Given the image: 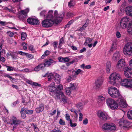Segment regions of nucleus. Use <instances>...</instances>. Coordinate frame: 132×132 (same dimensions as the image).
I'll list each match as a JSON object with an SVG mask.
<instances>
[{"label":"nucleus","mask_w":132,"mask_h":132,"mask_svg":"<svg viewBox=\"0 0 132 132\" xmlns=\"http://www.w3.org/2000/svg\"><path fill=\"white\" fill-rule=\"evenodd\" d=\"M53 11L52 10H50L48 12L47 14L46 18H47L51 19L54 20V23L56 24L60 22L62 20L64 17L65 14L63 13L62 14H58V11L57 10H55L54 13V16L52 15Z\"/></svg>","instance_id":"obj_1"},{"label":"nucleus","mask_w":132,"mask_h":132,"mask_svg":"<svg viewBox=\"0 0 132 132\" xmlns=\"http://www.w3.org/2000/svg\"><path fill=\"white\" fill-rule=\"evenodd\" d=\"M121 79V78L119 74L115 72L112 74L110 76L108 81L112 85H114L117 82Z\"/></svg>","instance_id":"obj_2"},{"label":"nucleus","mask_w":132,"mask_h":132,"mask_svg":"<svg viewBox=\"0 0 132 132\" xmlns=\"http://www.w3.org/2000/svg\"><path fill=\"white\" fill-rule=\"evenodd\" d=\"M109 94L113 98H120L121 95L119 90L115 87H111L108 89Z\"/></svg>","instance_id":"obj_3"},{"label":"nucleus","mask_w":132,"mask_h":132,"mask_svg":"<svg viewBox=\"0 0 132 132\" xmlns=\"http://www.w3.org/2000/svg\"><path fill=\"white\" fill-rule=\"evenodd\" d=\"M124 54L127 56L132 55V43H128L126 44L123 48Z\"/></svg>","instance_id":"obj_4"},{"label":"nucleus","mask_w":132,"mask_h":132,"mask_svg":"<svg viewBox=\"0 0 132 132\" xmlns=\"http://www.w3.org/2000/svg\"><path fill=\"white\" fill-rule=\"evenodd\" d=\"M106 103L108 106L112 110L117 109L118 105L116 102L114 100L111 98H108L106 101Z\"/></svg>","instance_id":"obj_5"},{"label":"nucleus","mask_w":132,"mask_h":132,"mask_svg":"<svg viewBox=\"0 0 132 132\" xmlns=\"http://www.w3.org/2000/svg\"><path fill=\"white\" fill-rule=\"evenodd\" d=\"M104 81V79L102 76L98 77L95 82V89L96 90H99Z\"/></svg>","instance_id":"obj_6"},{"label":"nucleus","mask_w":132,"mask_h":132,"mask_svg":"<svg viewBox=\"0 0 132 132\" xmlns=\"http://www.w3.org/2000/svg\"><path fill=\"white\" fill-rule=\"evenodd\" d=\"M130 19L127 16H125L122 18L120 20V28L122 29L126 28L128 23Z\"/></svg>","instance_id":"obj_7"},{"label":"nucleus","mask_w":132,"mask_h":132,"mask_svg":"<svg viewBox=\"0 0 132 132\" xmlns=\"http://www.w3.org/2000/svg\"><path fill=\"white\" fill-rule=\"evenodd\" d=\"M54 23V20L51 19L47 18L42 22V26L45 27H48L52 26Z\"/></svg>","instance_id":"obj_8"},{"label":"nucleus","mask_w":132,"mask_h":132,"mask_svg":"<svg viewBox=\"0 0 132 132\" xmlns=\"http://www.w3.org/2000/svg\"><path fill=\"white\" fill-rule=\"evenodd\" d=\"M29 10L27 9L24 10H21L18 12V17L19 19L23 21H25V18L27 15V13L29 12Z\"/></svg>","instance_id":"obj_9"},{"label":"nucleus","mask_w":132,"mask_h":132,"mask_svg":"<svg viewBox=\"0 0 132 132\" xmlns=\"http://www.w3.org/2000/svg\"><path fill=\"white\" fill-rule=\"evenodd\" d=\"M125 63L124 60L122 59H120L118 61L116 66V68L118 70L122 71L124 68Z\"/></svg>","instance_id":"obj_10"},{"label":"nucleus","mask_w":132,"mask_h":132,"mask_svg":"<svg viewBox=\"0 0 132 132\" xmlns=\"http://www.w3.org/2000/svg\"><path fill=\"white\" fill-rule=\"evenodd\" d=\"M71 76L75 80L76 79L78 75L80 74H83L84 71L80 69H78L76 71L72 70L71 71Z\"/></svg>","instance_id":"obj_11"},{"label":"nucleus","mask_w":132,"mask_h":132,"mask_svg":"<svg viewBox=\"0 0 132 132\" xmlns=\"http://www.w3.org/2000/svg\"><path fill=\"white\" fill-rule=\"evenodd\" d=\"M47 88L49 89V93L50 95H52L54 93H56V88L55 87L54 83L52 82L48 87Z\"/></svg>","instance_id":"obj_12"},{"label":"nucleus","mask_w":132,"mask_h":132,"mask_svg":"<svg viewBox=\"0 0 132 132\" xmlns=\"http://www.w3.org/2000/svg\"><path fill=\"white\" fill-rule=\"evenodd\" d=\"M119 124L120 126L127 127L130 124V122L123 117L119 121Z\"/></svg>","instance_id":"obj_13"},{"label":"nucleus","mask_w":132,"mask_h":132,"mask_svg":"<svg viewBox=\"0 0 132 132\" xmlns=\"http://www.w3.org/2000/svg\"><path fill=\"white\" fill-rule=\"evenodd\" d=\"M124 72L126 77L128 78H132V69L129 67L126 68Z\"/></svg>","instance_id":"obj_14"},{"label":"nucleus","mask_w":132,"mask_h":132,"mask_svg":"<svg viewBox=\"0 0 132 132\" xmlns=\"http://www.w3.org/2000/svg\"><path fill=\"white\" fill-rule=\"evenodd\" d=\"M119 99L117 101V103L121 107L125 108L127 106V104L125 101L121 96V97L118 98Z\"/></svg>","instance_id":"obj_15"},{"label":"nucleus","mask_w":132,"mask_h":132,"mask_svg":"<svg viewBox=\"0 0 132 132\" xmlns=\"http://www.w3.org/2000/svg\"><path fill=\"white\" fill-rule=\"evenodd\" d=\"M27 21L29 23L33 25H38L39 23V20L37 19L34 18L28 19Z\"/></svg>","instance_id":"obj_16"},{"label":"nucleus","mask_w":132,"mask_h":132,"mask_svg":"<svg viewBox=\"0 0 132 132\" xmlns=\"http://www.w3.org/2000/svg\"><path fill=\"white\" fill-rule=\"evenodd\" d=\"M125 11L126 14L132 17V6L129 5L125 9Z\"/></svg>","instance_id":"obj_17"},{"label":"nucleus","mask_w":132,"mask_h":132,"mask_svg":"<svg viewBox=\"0 0 132 132\" xmlns=\"http://www.w3.org/2000/svg\"><path fill=\"white\" fill-rule=\"evenodd\" d=\"M26 113L28 115H31L33 113V111L32 110H29L24 108H21L20 110V113L21 115L24 114V113Z\"/></svg>","instance_id":"obj_18"},{"label":"nucleus","mask_w":132,"mask_h":132,"mask_svg":"<svg viewBox=\"0 0 132 132\" xmlns=\"http://www.w3.org/2000/svg\"><path fill=\"white\" fill-rule=\"evenodd\" d=\"M120 54L118 51H116L113 54L112 57V59L113 61H117L118 60L120 57Z\"/></svg>","instance_id":"obj_19"},{"label":"nucleus","mask_w":132,"mask_h":132,"mask_svg":"<svg viewBox=\"0 0 132 132\" xmlns=\"http://www.w3.org/2000/svg\"><path fill=\"white\" fill-rule=\"evenodd\" d=\"M54 80L57 84H59L60 81V77L56 73H54Z\"/></svg>","instance_id":"obj_20"},{"label":"nucleus","mask_w":132,"mask_h":132,"mask_svg":"<svg viewBox=\"0 0 132 132\" xmlns=\"http://www.w3.org/2000/svg\"><path fill=\"white\" fill-rule=\"evenodd\" d=\"M111 67V63L110 62H107L106 64V72L108 73L110 72Z\"/></svg>","instance_id":"obj_21"},{"label":"nucleus","mask_w":132,"mask_h":132,"mask_svg":"<svg viewBox=\"0 0 132 132\" xmlns=\"http://www.w3.org/2000/svg\"><path fill=\"white\" fill-rule=\"evenodd\" d=\"M47 76L48 81H50L54 77V73L53 74L52 73H47L44 76V77H45Z\"/></svg>","instance_id":"obj_22"},{"label":"nucleus","mask_w":132,"mask_h":132,"mask_svg":"<svg viewBox=\"0 0 132 132\" xmlns=\"http://www.w3.org/2000/svg\"><path fill=\"white\" fill-rule=\"evenodd\" d=\"M56 92H57V93H54L55 95V96L54 97L56 100L60 101L61 100V96L60 93H62V92L60 91Z\"/></svg>","instance_id":"obj_23"},{"label":"nucleus","mask_w":132,"mask_h":132,"mask_svg":"<svg viewBox=\"0 0 132 132\" xmlns=\"http://www.w3.org/2000/svg\"><path fill=\"white\" fill-rule=\"evenodd\" d=\"M109 130L113 131H115L116 129V126L115 125L112 123H109Z\"/></svg>","instance_id":"obj_24"},{"label":"nucleus","mask_w":132,"mask_h":132,"mask_svg":"<svg viewBox=\"0 0 132 132\" xmlns=\"http://www.w3.org/2000/svg\"><path fill=\"white\" fill-rule=\"evenodd\" d=\"M127 31L129 34H132V20L129 23Z\"/></svg>","instance_id":"obj_25"},{"label":"nucleus","mask_w":132,"mask_h":132,"mask_svg":"<svg viewBox=\"0 0 132 132\" xmlns=\"http://www.w3.org/2000/svg\"><path fill=\"white\" fill-rule=\"evenodd\" d=\"M11 122H12L13 124L15 125L19 123L20 122V121L17 120L15 117L13 116V117L11 120Z\"/></svg>","instance_id":"obj_26"},{"label":"nucleus","mask_w":132,"mask_h":132,"mask_svg":"<svg viewBox=\"0 0 132 132\" xmlns=\"http://www.w3.org/2000/svg\"><path fill=\"white\" fill-rule=\"evenodd\" d=\"M128 82V79H123L121 80L120 82L121 85L123 86L126 87L127 85V82Z\"/></svg>","instance_id":"obj_27"},{"label":"nucleus","mask_w":132,"mask_h":132,"mask_svg":"<svg viewBox=\"0 0 132 132\" xmlns=\"http://www.w3.org/2000/svg\"><path fill=\"white\" fill-rule=\"evenodd\" d=\"M54 62L53 60L50 59L46 61L44 63L46 66L48 67L51 65Z\"/></svg>","instance_id":"obj_28"},{"label":"nucleus","mask_w":132,"mask_h":132,"mask_svg":"<svg viewBox=\"0 0 132 132\" xmlns=\"http://www.w3.org/2000/svg\"><path fill=\"white\" fill-rule=\"evenodd\" d=\"M109 123H106L104 124L102 126V128L103 129L109 130Z\"/></svg>","instance_id":"obj_29"},{"label":"nucleus","mask_w":132,"mask_h":132,"mask_svg":"<svg viewBox=\"0 0 132 132\" xmlns=\"http://www.w3.org/2000/svg\"><path fill=\"white\" fill-rule=\"evenodd\" d=\"M11 8L10 9L8 8L7 7H6L4 8V9L5 10H7L8 11H9L10 12L13 13H15V10L14 7L11 6Z\"/></svg>","instance_id":"obj_30"},{"label":"nucleus","mask_w":132,"mask_h":132,"mask_svg":"<svg viewBox=\"0 0 132 132\" xmlns=\"http://www.w3.org/2000/svg\"><path fill=\"white\" fill-rule=\"evenodd\" d=\"M44 109V107L42 106H39L38 108H37L35 110V111L36 112L39 113L42 111Z\"/></svg>","instance_id":"obj_31"},{"label":"nucleus","mask_w":132,"mask_h":132,"mask_svg":"<svg viewBox=\"0 0 132 132\" xmlns=\"http://www.w3.org/2000/svg\"><path fill=\"white\" fill-rule=\"evenodd\" d=\"M97 116H106L107 114L104 111L98 110L97 112Z\"/></svg>","instance_id":"obj_32"},{"label":"nucleus","mask_w":132,"mask_h":132,"mask_svg":"<svg viewBox=\"0 0 132 132\" xmlns=\"http://www.w3.org/2000/svg\"><path fill=\"white\" fill-rule=\"evenodd\" d=\"M71 111L73 112H74L75 113V114L77 116L79 114V116H82L83 114L82 113L80 112V111L79 110L78 111H76V110L73 109H71Z\"/></svg>","instance_id":"obj_33"},{"label":"nucleus","mask_w":132,"mask_h":132,"mask_svg":"<svg viewBox=\"0 0 132 132\" xmlns=\"http://www.w3.org/2000/svg\"><path fill=\"white\" fill-rule=\"evenodd\" d=\"M11 56L13 60H16L17 59V54L15 52H11Z\"/></svg>","instance_id":"obj_34"},{"label":"nucleus","mask_w":132,"mask_h":132,"mask_svg":"<svg viewBox=\"0 0 132 132\" xmlns=\"http://www.w3.org/2000/svg\"><path fill=\"white\" fill-rule=\"evenodd\" d=\"M104 97L103 96L101 95L99 96L98 98V102L99 103H101L104 101Z\"/></svg>","instance_id":"obj_35"},{"label":"nucleus","mask_w":132,"mask_h":132,"mask_svg":"<svg viewBox=\"0 0 132 132\" xmlns=\"http://www.w3.org/2000/svg\"><path fill=\"white\" fill-rule=\"evenodd\" d=\"M50 53V52L48 50L45 51L44 53L42 56V58L43 59H44L46 56L49 55Z\"/></svg>","instance_id":"obj_36"},{"label":"nucleus","mask_w":132,"mask_h":132,"mask_svg":"<svg viewBox=\"0 0 132 132\" xmlns=\"http://www.w3.org/2000/svg\"><path fill=\"white\" fill-rule=\"evenodd\" d=\"M60 93L61 96V99L62 101L64 102H67L66 97L64 95L63 93Z\"/></svg>","instance_id":"obj_37"},{"label":"nucleus","mask_w":132,"mask_h":132,"mask_svg":"<svg viewBox=\"0 0 132 132\" xmlns=\"http://www.w3.org/2000/svg\"><path fill=\"white\" fill-rule=\"evenodd\" d=\"M127 83V88L132 87V80L128 79V82Z\"/></svg>","instance_id":"obj_38"},{"label":"nucleus","mask_w":132,"mask_h":132,"mask_svg":"<svg viewBox=\"0 0 132 132\" xmlns=\"http://www.w3.org/2000/svg\"><path fill=\"white\" fill-rule=\"evenodd\" d=\"M76 106L79 109L82 110L83 108V105L81 103H79L76 105Z\"/></svg>","instance_id":"obj_39"},{"label":"nucleus","mask_w":132,"mask_h":132,"mask_svg":"<svg viewBox=\"0 0 132 132\" xmlns=\"http://www.w3.org/2000/svg\"><path fill=\"white\" fill-rule=\"evenodd\" d=\"M75 3L73 0H71L68 3V6L69 8L73 7L75 5Z\"/></svg>","instance_id":"obj_40"},{"label":"nucleus","mask_w":132,"mask_h":132,"mask_svg":"<svg viewBox=\"0 0 132 132\" xmlns=\"http://www.w3.org/2000/svg\"><path fill=\"white\" fill-rule=\"evenodd\" d=\"M99 118L103 120H110V118L109 116H99Z\"/></svg>","instance_id":"obj_41"},{"label":"nucleus","mask_w":132,"mask_h":132,"mask_svg":"<svg viewBox=\"0 0 132 132\" xmlns=\"http://www.w3.org/2000/svg\"><path fill=\"white\" fill-rule=\"evenodd\" d=\"M92 39L89 38H87L84 44V45H86L88 44L89 43L91 42Z\"/></svg>","instance_id":"obj_42"},{"label":"nucleus","mask_w":132,"mask_h":132,"mask_svg":"<svg viewBox=\"0 0 132 132\" xmlns=\"http://www.w3.org/2000/svg\"><path fill=\"white\" fill-rule=\"evenodd\" d=\"M63 88V86L61 85H58L56 88V89L57 92H59L62 90Z\"/></svg>","instance_id":"obj_43"},{"label":"nucleus","mask_w":132,"mask_h":132,"mask_svg":"<svg viewBox=\"0 0 132 132\" xmlns=\"http://www.w3.org/2000/svg\"><path fill=\"white\" fill-rule=\"evenodd\" d=\"M70 87L71 88H73L74 89H75V88L77 86L78 84L76 83H71L70 84Z\"/></svg>","instance_id":"obj_44"},{"label":"nucleus","mask_w":132,"mask_h":132,"mask_svg":"<svg viewBox=\"0 0 132 132\" xmlns=\"http://www.w3.org/2000/svg\"><path fill=\"white\" fill-rule=\"evenodd\" d=\"M27 35L25 33L22 32L21 34V38L23 40H24L27 37Z\"/></svg>","instance_id":"obj_45"},{"label":"nucleus","mask_w":132,"mask_h":132,"mask_svg":"<svg viewBox=\"0 0 132 132\" xmlns=\"http://www.w3.org/2000/svg\"><path fill=\"white\" fill-rule=\"evenodd\" d=\"M71 89V87H68L66 88L65 91L67 95H69L70 94Z\"/></svg>","instance_id":"obj_46"},{"label":"nucleus","mask_w":132,"mask_h":132,"mask_svg":"<svg viewBox=\"0 0 132 132\" xmlns=\"http://www.w3.org/2000/svg\"><path fill=\"white\" fill-rule=\"evenodd\" d=\"M74 80V79L71 76H70L67 78L66 82H69L71 80Z\"/></svg>","instance_id":"obj_47"},{"label":"nucleus","mask_w":132,"mask_h":132,"mask_svg":"<svg viewBox=\"0 0 132 132\" xmlns=\"http://www.w3.org/2000/svg\"><path fill=\"white\" fill-rule=\"evenodd\" d=\"M6 67L7 68V70L9 71H13L14 69V68L12 67L7 66Z\"/></svg>","instance_id":"obj_48"},{"label":"nucleus","mask_w":132,"mask_h":132,"mask_svg":"<svg viewBox=\"0 0 132 132\" xmlns=\"http://www.w3.org/2000/svg\"><path fill=\"white\" fill-rule=\"evenodd\" d=\"M7 33V34L10 37H12L14 35V33L11 31H8Z\"/></svg>","instance_id":"obj_49"},{"label":"nucleus","mask_w":132,"mask_h":132,"mask_svg":"<svg viewBox=\"0 0 132 132\" xmlns=\"http://www.w3.org/2000/svg\"><path fill=\"white\" fill-rule=\"evenodd\" d=\"M26 56L30 59H32L34 58V56L31 54H29L27 53V54H26Z\"/></svg>","instance_id":"obj_50"},{"label":"nucleus","mask_w":132,"mask_h":132,"mask_svg":"<svg viewBox=\"0 0 132 132\" xmlns=\"http://www.w3.org/2000/svg\"><path fill=\"white\" fill-rule=\"evenodd\" d=\"M22 45L23 47V49L25 50H27V45L24 42H23L22 44Z\"/></svg>","instance_id":"obj_51"},{"label":"nucleus","mask_w":132,"mask_h":132,"mask_svg":"<svg viewBox=\"0 0 132 132\" xmlns=\"http://www.w3.org/2000/svg\"><path fill=\"white\" fill-rule=\"evenodd\" d=\"M64 43V41L63 37L61 38L60 40L59 45L61 46V45Z\"/></svg>","instance_id":"obj_52"},{"label":"nucleus","mask_w":132,"mask_h":132,"mask_svg":"<svg viewBox=\"0 0 132 132\" xmlns=\"http://www.w3.org/2000/svg\"><path fill=\"white\" fill-rule=\"evenodd\" d=\"M32 86H38L40 87L41 86V85L40 84H38V83L35 82H33L32 85Z\"/></svg>","instance_id":"obj_53"},{"label":"nucleus","mask_w":132,"mask_h":132,"mask_svg":"<svg viewBox=\"0 0 132 132\" xmlns=\"http://www.w3.org/2000/svg\"><path fill=\"white\" fill-rule=\"evenodd\" d=\"M4 76L5 77H7L12 80H14L15 79L14 78H13L12 77L10 76L9 74L4 75Z\"/></svg>","instance_id":"obj_54"},{"label":"nucleus","mask_w":132,"mask_h":132,"mask_svg":"<svg viewBox=\"0 0 132 132\" xmlns=\"http://www.w3.org/2000/svg\"><path fill=\"white\" fill-rule=\"evenodd\" d=\"M38 65L39 67V68H40V69L46 66L45 63H41L39 65Z\"/></svg>","instance_id":"obj_55"},{"label":"nucleus","mask_w":132,"mask_h":132,"mask_svg":"<svg viewBox=\"0 0 132 132\" xmlns=\"http://www.w3.org/2000/svg\"><path fill=\"white\" fill-rule=\"evenodd\" d=\"M70 126L71 127H75L76 126L77 124L76 123H72L71 120H70Z\"/></svg>","instance_id":"obj_56"},{"label":"nucleus","mask_w":132,"mask_h":132,"mask_svg":"<svg viewBox=\"0 0 132 132\" xmlns=\"http://www.w3.org/2000/svg\"><path fill=\"white\" fill-rule=\"evenodd\" d=\"M74 22V21L73 20H71L69 22L67 23V24L65 26V27L66 28L67 27V26L68 25H70L72 24L73 22Z\"/></svg>","instance_id":"obj_57"},{"label":"nucleus","mask_w":132,"mask_h":132,"mask_svg":"<svg viewBox=\"0 0 132 132\" xmlns=\"http://www.w3.org/2000/svg\"><path fill=\"white\" fill-rule=\"evenodd\" d=\"M117 45L116 43H113L112 45V48L114 50H116L117 49Z\"/></svg>","instance_id":"obj_58"},{"label":"nucleus","mask_w":132,"mask_h":132,"mask_svg":"<svg viewBox=\"0 0 132 132\" xmlns=\"http://www.w3.org/2000/svg\"><path fill=\"white\" fill-rule=\"evenodd\" d=\"M18 53L20 55H26V54H27V53H24L21 51H18Z\"/></svg>","instance_id":"obj_59"},{"label":"nucleus","mask_w":132,"mask_h":132,"mask_svg":"<svg viewBox=\"0 0 132 132\" xmlns=\"http://www.w3.org/2000/svg\"><path fill=\"white\" fill-rule=\"evenodd\" d=\"M59 123L61 125H64L65 124V123L64 120L61 119L59 121Z\"/></svg>","instance_id":"obj_60"},{"label":"nucleus","mask_w":132,"mask_h":132,"mask_svg":"<svg viewBox=\"0 0 132 132\" xmlns=\"http://www.w3.org/2000/svg\"><path fill=\"white\" fill-rule=\"evenodd\" d=\"M29 49L32 52H34V47L32 45H30L29 46Z\"/></svg>","instance_id":"obj_61"},{"label":"nucleus","mask_w":132,"mask_h":132,"mask_svg":"<svg viewBox=\"0 0 132 132\" xmlns=\"http://www.w3.org/2000/svg\"><path fill=\"white\" fill-rule=\"evenodd\" d=\"M73 15V13H68L67 14V16L68 17L72 16Z\"/></svg>","instance_id":"obj_62"},{"label":"nucleus","mask_w":132,"mask_h":132,"mask_svg":"<svg viewBox=\"0 0 132 132\" xmlns=\"http://www.w3.org/2000/svg\"><path fill=\"white\" fill-rule=\"evenodd\" d=\"M34 70L36 71H38L40 70V68L38 65L34 69Z\"/></svg>","instance_id":"obj_63"},{"label":"nucleus","mask_w":132,"mask_h":132,"mask_svg":"<svg viewBox=\"0 0 132 132\" xmlns=\"http://www.w3.org/2000/svg\"><path fill=\"white\" fill-rule=\"evenodd\" d=\"M88 122V120L87 119H85L83 120V123L84 125L87 124Z\"/></svg>","instance_id":"obj_64"}]
</instances>
